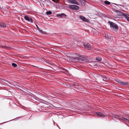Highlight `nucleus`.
<instances>
[{"instance_id": "nucleus-10", "label": "nucleus", "mask_w": 129, "mask_h": 129, "mask_svg": "<svg viewBox=\"0 0 129 129\" xmlns=\"http://www.w3.org/2000/svg\"><path fill=\"white\" fill-rule=\"evenodd\" d=\"M52 13V12L50 11H47L46 12V14L48 15H50Z\"/></svg>"}, {"instance_id": "nucleus-21", "label": "nucleus", "mask_w": 129, "mask_h": 129, "mask_svg": "<svg viewBox=\"0 0 129 129\" xmlns=\"http://www.w3.org/2000/svg\"><path fill=\"white\" fill-rule=\"evenodd\" d=\"M75 58H78V57H77V56H75Z\"/></svg>"}, {"instance_id": "nucleus-20", "label": "nucleus", "mask_w": 129, "mask_h": 129, "mask_svg": "<svg viewBox=\"0 0 129 129\" xmlns=\"http://www.w3.org/2000/svg\"><path fill=\"white\" fill-rule=\"evenodd\" d=\"M117 13H121V12H120L119 11H117Z\"/></svg>"}, {"instance_id": "nucleus-7", "label": "nucleus", "mask_w": 129, "mask_h": 129, "mask_svg": "<svg viewBox=\"0 0 129 129\" xmlns=\"http://www.w3.org/2000/svg\"><path fill=\"white\" fill-rule=\"evenodd\" d=\"M96 114L97 116L99 117H105V115L104 114L100 112H98L96 113Z\"/></svg>"}, {"instance_id": "nucleus-17", "label": "nucleus", "mask_w": 129, "mask_h": 129, "mask_svg": "<svg viewBox=\"0 0 129 129\" xmlns=\"http://www.w3.org/2000/svg\"><path fill=\"white\" fill-rule=\"evenodd\" d=\"M80 1L81 2H84L85 1V0H80Z\"/></svg>"}, {"instance_id": "nucleus-9", "label": "nucleus", "mask_w": 129, "mask_h": 129, "mask_svg": "<svg viewBox=\"0 0 129 129\" xmlns=\"http://www.w3.org/2000/svg\"><path fill=\"white\" fill-rule=\"evenodd\" d=\"M6 24L4 22L1 23V26L3 27H5L6 26Z\"/></svg>"}, {"instance_id": "nucleus-2", "label": "nucleus", "mask_w": 129, "mask_h": 129, "mask_svg": "<svg viewBox=\"0 0 129 129\" xmlns=\"http://www.w3.org/2000/svg\"><path fill=\"white\" fill-rule=\"evenodd\" d=\"M69 7L71 9L77 10L79 8V7L77 6L73 5H70Z\"/></svg>"}, {"instance_id": "nucleus-8", "label": "nucleus", "mask_w": 129, "mask_h": 129, "mask_svg": "<svg viewBox=\"0 0 129 129\" xmlns=\"http://www.w3.org/2000/svg\"><path fill=\"white\" fill-rule=\"evenodd\" d=\"M57 17H66V15L64 13L57 14Z\"/></svg>"}, {"instance_id": "nucleus-14", "label": "nucleus", "mask_w": 129, "mask_h": 129, "mask_svg": "<svg viewBox=\"0 0 129 129\" xmlns=\"http://www.w3.org/2000/svg\"><path fill=\"white\" fill-rule=\"evenodd\" d=\"M12 65L13 67H16L17 66V65L16 64L14 63H12Z\"/></svg>"}, {"instance_id": "nucleus-11", "label": "nucleus", "mask_w": 129, "mask_h": 129, "mask_svg": "<svg viewBox=\"0 0 129 129\" xmlns=\"http://www.w3.org/2000/svg\"><path fill=\"white\" fill-rule=\"evenodd\" d=\"M96 59L98 61H100L102 59L101 57H98L96 58Z\"/></svg>"}, {"instance_id": "nucleus-3", "label": "nucleus", "mask_w": 129, "mask_h": 129, "mask_svg": "<svg viewBox=\"0 0 129 129\" xmlns=\"http://www.w3.org/2000/svg\"><path fill=\"white\" fill-rule=\"evenodd\" d=\"M68 2L72 4L79 5V4L76 0H68Z\"/></svg>"}, {"instance_id": "nucleus-4", "label": "nucleus", "mask_w": 129, "mask_h": 129, "mask_svg": "<svg viewBox=\"0 0 129 129\" xmlns=\"http://www.w3.org/2000/svg\"><path fill=\"white\" fill-rule=\"evenodd\" d=\"M84 46L88 49L90 50L91 49V47L90 44L89 43H84L83 44Z\"/></svg>"}, {"instance_id": "nucleus-1", "label": "nucleus", "mask_w": 129, "mask_h": 129, "mask_svg": "<svg viewBox=\"0 0 129 129\" xmlns=\"http://www.w3.org/2000/svg\"><path fill=\"white\" fill-rule=\"evenodd\" d=\"M109 23L110 27H112L115 29L118 28V26L116 24L113 22L109 21Z\"/></svg>"}, {"instance_id": "nucleus-19", "label": "nucleus", "mask_w": 129, "mask_h": 129, "mask_svg": "<svg viewBox=\"0 0 129 129\" xmlns=\"http://www.w3.org/2000/svg\"><path fill=\"white\" fill-rule=\"evenodd\" d=\"M75 54V55H76L77 56H78V57H79V56H80V55H79V54H77H77Z\"/></svg>"}, {"instance_id": "nucleus-5", "label": "nucleus", "mask_w": 129, "mask_h": 129, "mask_svg": "<svg viewBox=\"0 0 129 129\" xmlns=\"http://www.w3.org/2000/svg\"><path fill=\"white\" fill-rule=\"evenodd\" d=\"M25 19L27 21L30 22L31 23H33V21L31 18H30L28 16H25L24 17Z\"/></svg>"}, {"instance_id": "nucleus-6", "label": "nucleus", "mask_w": 129, "mask_h": 129, "mask_svg": "<svg viewBox=\"0 0 129 129\" xmlns=\"http://www.w3.org/2000/svg\"><path fill=\"white\" fill-rule=\"evenodd\" d=\"M79 18L83 21L87 22L88 21V20L87 19H86L85 17L83 16H79Z\"/></svg>"}, {"instance_id": "nucleus-15", "label": "nucleus", "mask_w": 129, "mask_h": 129, "mask_svg": "<svg viewBox=\"0 0 129 129\" xmlns=\"http://www.w3.org/2000/svg\"><path fill=\"white\" fill-rule=\"evenodd\" d=\"M121 83H122V84L124 85H127V83H126V82H121Z\"/></svg>"}, {"instance_id": "nucleus-18", "label": "nucleus", "mask_w": 129, "mask_h": 129, "mask_svg": "<svg viewBox=\"0 0 129 129\" xmlns=\"http://www.w3.org/2000/svg\"><path fill=\"white\" fill-rule=\"evenodd\" d=\"M53 2L56 3V2L57 1V0H52Z\"/></svg>"}, {"instance_id": "nucleus-13", "label": "nucleus", "mask_w": 129, "mask_h": 129, "mask_svg": "<svg viewBox=\"0 0 129 129\" xmlns=\"http://www.w3.org/2000/svg\"><path fill=\"white\" fill-rule=\"evenodd\" d=\"M36 27H37L38 29L41 32V33H43V31L42 30H40V28H39L38 27V26L37 25H36Z\"/></svg>"}, {"instance_id": "nucleus-16", "label": "nucleus", "mask_w": 129, "mask_h": 129, "mask_svg": "<svg viewBox=\"0 0 129 129\" xmlns=\"http://www.w3.org/2000/svg\"><path fill=\"white\" fill-rule=\"evenodd\" d=\"M125 17L127 20L129 22V17L127 16H125Z\"/></svg>"}, {"instance_id": "nucleus-12", "label": "nucleus", "mask_w": 129, "mask_h": 129, "mask_svg": "<svg viewBox=\"0 0 129 129\" xmlns=\"http://www.w3.org/2000/svg\"><path fill=\"white\" fill-rule=\"evenodd\" d=\"M104 3L105 4L107 5H109L110 4V2L108 1H105L104 2Z\"/></svg>"}, {"instance_id": "nucleus-23", "label": "nucleus", "mask_w": 129, "mask_h": 129, "mask_svg": "<svg viewBox=\"0 0 129 129\" xmlns=\"http://www.w3.org/2000/svg\"><path fill=\"white\" fill-rule=\"evenodd\" d=\"M116 117H117L118 116L117 115L116 116Z\"/></svg>"}, {"instance_id": "nucleus-22", "label": "nucleus", "mask_w": 129, "mask_h": 129, "mask_svg": "<svg viewBox=\"0 0 129 129\" xmlns=\"http://www.w3.org/2000/svg\"><path fill=\"white\" fill-rule=\"evenodd\" d=\"M124 119V120H126V119L125 118H123Z\"/></svg>"}]
</instances>
